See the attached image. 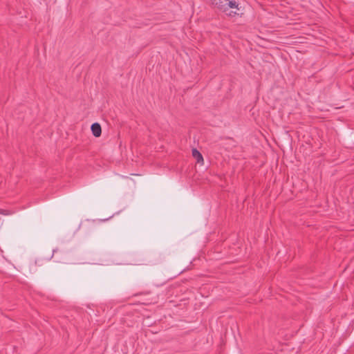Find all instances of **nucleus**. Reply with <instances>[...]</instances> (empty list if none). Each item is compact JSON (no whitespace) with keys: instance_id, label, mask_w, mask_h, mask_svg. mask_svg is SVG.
I'll use <instances>...</instances> for the list:
<instances>
[{"instance_id":"f257e3e1","label":"nucleus","mask_w":354,"mask_h":354,"mask_svg":"<svg viewBox=\"0 0 354 354\" xmlns=\"http://www.w3.org/2000/svg\"><path fill=\"white\" fill-rule=\"evenodd\" d=\"M224 6L221 12L225 13L227 16L232 17L239 15L237 12V10H239L238 2L234 0H228L225 3Z\"/></svg>"},{"instance_id":"20e7f679","label":"nucleus","mask_w":354,"mask_h":354,"mask_svg":"<svg viewBox=\"0 0 354 354\" xmlns=\"http://www.w3.org/2000/svg\"><path fill=\"white\" fill-rule=\"evenodd\" d=\"M196 163L200 165H203L204 160L203 156H196Z\"/></svg>"},{"instance_id":"7ed1b4c3","label":"nucleus","mask_w":354,"mask_h":354,"mask_svg":"<svg viewBox=\"0 0 354 354\" xmlns=\"http://www.w3.org/2000/svg\"><path fill=\"white\" fill-rule=\"evenodd\" d=\"M227 1L228 0H210V2L213 6L221 11L223 6H225V3H226Z\"/></svg>"},{"instance_id":"39448f33","label":"nucleus","mask_w":354,"mask_h":354,"mask_svg":"<svg viewBox=\"0 0 354 354\" xmlns=\"http://www.w3.org/2000/svg\"><path fill=\"white\" fill-rule=\"evenodd\" d=\"M192 155H201L199 151L197 149H192Z\"/></svg>"},{"instance_id":"f03ea898","label":"nucleus","mask_w":354,"mask_h":354,"mask_svg":"<svg viewBox=\"0 0 354 354\" xmlns=\"http://www.w3.org/2000/svg\"><path fill=\"white\" fill-rule=\"evenodd\" d=\"M91 130L93 135L95 137L97 138L101 136L102 128L99 123L95 122V123L92 124L91 127Z\"/></svg>"}]
</instances>
